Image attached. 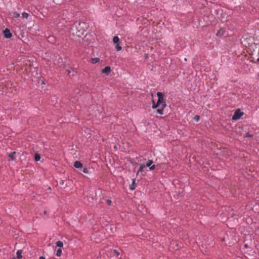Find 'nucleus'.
<instances>
[{
	"label": "nucleus",
	"mask_w": 259,
	"mask_h": 259,
	"mask_svg": "<svg viewBox=\"0 0 259 259\" xmlns=\"http://www.w3.org/2000/svg\"><path fill=\"white\" fill-rule=\"evenodd\" d=\"M39 259H46V258L43 256H41L39 257Z\"/></svg>",
	"instance_id": "cd10ccee"
},
{
	"label": "nucleus",
	"mask_w": 259,
	"mask_h": 259,
	"mask_svg": "<svg viewBox=\"0 0 259 259\" xmlns=\"http://www.w3.org/2000/svg\"><path fill=\"white\" fill-rule=\"evenodd\" d=\"M13 16L15 18H18L20 17V14L17 12H15L14 13H13Z\"/></svg>",
	"instance_id": "aec40b11"
},
{
	"label": "nucleus",
	"mask_w": 259,
	"mask_h": 259,
	"mask_svg": "<svg viewBox=\"0 0 259 259\" xmlns=\"http://www.w3.org/2000/svg\"><path fill=\"white\" fill-rule=\"evenodd\" d=\"M145 58H147L148 57V55L147 54H145Z\"/></svg>",
	"instance_id": "c756f323"
},
{
	"label": "nucleus",
	"mask_w": 259,
	"mask_h": 259,
	"mask_svg": "<svg viewBox=\"0 0 259 259\" xmlns=\"http://www.w3.org/2000/svg\"><path fill=\"white\" fill-rule=\"evenodd\" d=\"M194 119L196 121H198L200 119V116L199 115H197L194 116Z\"/></svg>",
	"instance_id": "5701e85b"
},
{
	"label": "nucleus",
	"mask_w": 259,
	"mask_h": 259,
	"mask_svg": "<svg viewBox=\"0 0 259 259\" xmlns=\"http://www.w3.org/2000/svg\"><path fill=\"white\" fill-rule=\"evenodd\" d=\"M13 259H16V258H13Z\"/></svg>",
	"instance_id": "c9c22d12"
},
{
	"label": "nucleus",
	"mask_w": 259,
	"mask_h": 259,
	"mask_svg": "<svg viewBox=\"0 0 259 259\" xmlns=\"http://www.w3.org/2000/svg\"><path fill=\"white\" fill-rule=\"evenodd\" d=\"M157 96L158 97L157 103L158 105H161V104L164 102V94L161 92H157Z\"/></svg>",
	"instance_id": "f03ea898"
},
{
	"label": "nucleus",
	"mask_w": 259,
	"mask_h": 259,
	"mask_svg": "<svg viewBox=\"0 0 259 259\" xmlns=\"http://www.w3.org/2000/svg\"><path fill=\"white\" fill-rule=\"evenodd\" d=\"M29 16V14L27 13H25V12H23L22 13V17L23 18H27Z\"/></svg>",
	"instance_id": "412c9836"
},
{
	"label": "nucleus",
	"mask_w": 259,
	"mask_h": 259,
	"mask_svg": "<svg viewBox=\"0 0 259 259\" xmlns=\"http://www.w3.org/2000/svg\"><path fill=\"white\" fill-rule=\"evenodd\" d=\"M40 159V155L38 153L34 154V160L35 161H38Z\"/></svg>",
	"instance_id": "4468645a"
},
{
	"label": "nucleus",
	"mask_w": 259,
	"mask_h": 259,
	"mask_svg": "<svg viewBox=\"0 0 259 259\" xmlns=\"http://www.w3.org/2000/svg\"><path fill=\"white\" fill-rule=\"evenodd\" d=\"M82 172H83L84 173H88L89 172V169L87 167H84L83 168V169H82Z\"/></svg>",
	"instance_id": "393cba45"
},
{
	"label": "nucleus",
	"mask_w": 259,
	"mask_h": 259,
	"mask_svg": "<svg viewBox=\"0 0 259 259\" xmlns=\"http://www.w3.org/2000/svg\"><path fill=\"white\" fill-rule=\"evenodd\" d=\"M16 152H13L9 154V157L10 158L9 160H15L16 159V157L14 156Z\"/></svg>",
	"instance_id": "6e6552de"
},
{
	"label": "nucleus",
	"mask_w": 259,
	"mask_h": 259,
	"mask_svg": "<svg viewBox=\"0 0 259 259\" xmlns=\"http://www.w3.org/2000/svg\"><path fill=\"white\" fill-rule=\"evenodd\" d=\"M111 69L110 66H106L104 68L102 69V73L105 74L107 75H108L111 72Z\"/></svg>",
	"instance_id": "20e7f679"
},
{
	"label": "nucleus",
	"mask_w": 259,
	"mask_h": 259,
	"mask_svg": "<svg viewBox=\"0 0 259 259\" xmlns=\"http://www.w3.org/2000/svg\"><path fill=\"white\" fill-rule=\"evenodd\" d=\"M160 106V105H158V103L157 102L156 103H155V101L153 100H152V108L153 109H156V108H157L158 107H159Z\"/></svg>",
	"instance_id": "ddd939ff"
},
{
	"label": "nucleus",
	"mask_w": 259,
	"mask_h": 259,
	"mask_svg": "<svg viewBox=\"0 0 259 259\" xmlns=\"http://www.w3.org/2000/svg\"><path fill=\"white\" fill-rule=\"evenodd\" d=\"M67 71H68V73H70V70H67Z\"/></svg>",
	"instance_id": "f704fd0d"
},
{
	"label": "nucleus",
	"mask_w": 259,
	"mask_h": 259,
	"mask_svg": "<svg viewBox=\"0 0 259 259\" xmlns=\"http://www.w3.org/2000/svg\"><path fill=\"white\" fill-rule=\"evenodd\" d=\"M3 33L4 37L6 38H10L13 36L12 33L10 32V29L8 28L5 29L3 31Z\"/></svg>",
	"instance_id": "7ed1b4c3"
},
{
	"label": "nucleus",
	"mask_w": 259,
	"mask_h": 259,
	"mask_svg": "<svg viewBox=\"0 0 259 259\" xmlns=\"http://www.w3.org/2000/svg\"><path fill=\"white\" fill-rule=\"evenodd\" d=\"M22 250H18L17 251V257L18 258V259H20L22 257Z\"/></svg>",
	"instance_id": "f8f14e48"
},
{
	"label": "nucleus",
	"mask_w": 259,
	"mask_h": 259,
	"mask_svg": "<svg viewBox=\"0 0 259 259\" xmlns=\"http://www.w3.org/2000/svg\"><path fill=\"white\" fill-rule=\"evenodd\" d=\"M114 149H116V148H117V146H114Z\"/></svg>",
	"instance_id": "473e14b6"
},
{
	"label": "nucleus",
	"mask_w": 259,
	"mask_h": 259,
	"mask_svg": "<svg viewBox=\"0 0 259 259\" xmlns=\"http://www.w3.org/2000/svg\"><path fill=\"white\" fill-rule=\"evenodd\" d=\"M156 112L157 113H158L160 115H162L163 114V109L162 108H159L157 109L156 110Z\"/></svg>",
	"instance_id": "dca6fc26"
},
{
	"label": "nucleus",
	"mask_w": 259,
	"mask_h": 259,
	"mask_svg": "<svg viewBox=\"0 0 259 259\" xmlns=\"http://www.w3.org/2000/svg\"><path fill=\"white\" fill-rule=\"evenodd\" d=\"M73 166L77 168L82 167V164L79 161H76L74 162Z\"/></svg>",
	"instance_id": "423d86ee"
},
{
	"label": "nucleus",
	"mask_w": 259,
	"mask_h": 259,
	"mask_svg": "<svg viewBox=\"0 0 259 259\" xmlns=\"http://www.w3.org/2000/svg\"><path fill=\"white\" fill-rule=\"evenodd\" d=\"M257 62L259 63V58L257 59Z\"/></svg>",
	"instance_id": "72a5a7b5"
},
{
	"label": "nucleus",
	"mask_w": 259,
	"mask_h": 259,
	"mask_svg": "<svg viewBox=\"0 0 259 259\" xmlns=\"http://www.w3.org/2000/svg\"><path fill=\"white\" fill-rule=\"evenodd\" d=\"M160 105H161L160 108H162L163 109H164V108L166 106V104L165 102L164 101V102L162 103Z\"/></svg>",
	"instance_id": "b1692460"
},
{
	"label": "nucleus",
	"mask_w": 259,
	"mask_h": 259,
	"mask_svg": "<svg viewBox=\"0 0 259 259\" xmlns=\"http://www.w3.org/2000/svg\"><path fill=\"white\" fill-rule=\"evenodd\" d=\"M115 48L117 51H120L122 49V47L119 46V44H116Z\"/></svg>",
	"instance_id": "6ab92c4d"
},
{
	"label": "nucleus",
	"mask_w": 259,
	"mask_h": 259,
	"mask_svg": "<svg viewBox=\"0 0 259 259\" xmlns=\"http://www.w3.org/2000/svg\"><path fill=\"white\" fill-rule=\"evenodd\" d=\"M114 252L116 253H118V254H119V253L117 252V250H114Z\"/></svg>",
	"instance_id": "7c9ffc66"
},
{
	"label": "nucleus",
	"mask_w": 259,
	"mask_h": 259,
	"mask_svg": "<svg viewBox=\"0 0 259 259\" xmlns=\"http://www.w3.org/2000/svg\"><path fill=\"white\" fill-rule=\"evenodd\" d=\"M244 114L243 112H241L240 109H237L235 110L234 115L232 116V119L233 120H237L241 118Z\"/></svg>",
	"instance_id": "f257e3e1"
},
{
	"label": "nucleus",
	"mask_w": 259,
	"mask_h": 259,
	"mask_svg": "<svg viewBox=\"0 0 259 259\" xmlns=\"http://www.w3.org/2000/svg\"><path fill=\"white\" fill-rule=\"evenodd\" d=\"M100 61V59L99 58H92L90 60V62L92 64H96Z\"/></svg>",
	"instance_id": "1a4fd4ad"
},
{
	"label": "nucleus",
	"mask_w": 259,
	"mask_h": 259,
	"mask_svg": "<svg viewBox=\"0 0 259 259\" xmlns=\"http://www.w3.org/2000/svg\"><path fill=\"white\" fill-rule=\"evenodd\" d=\"M155 167V165H151V166H149V169L151 170H153V169H154Z\"/></svg>",
	"instance_id": "a878e982"
},
{
	"label": "nucleus",
	"mask_w": 259,
	"mask_h": 259,
	"mask_svg": "<svg viewBox=\"0 0 259 259\" xmlns=\"http://www.w3.org/2000/svg\"><path fill=\"white\" fill-rule=\"evenodd\" d=\"M244 247H245V248H247V247H248V245H247V244H244Z\"/></svg>",
	"instance_id": "c85d7f7f"
},
{
	"label": "nucleus",
	"mask_w": 259,
	"mask_h": 259,
	"mask_svg": "<svg viewBox=\"0 0 259 259\" xmlns=\"http://www.w3.org/2000/svg\"><path fill=\"white\" fill-rule=\"evenodd\" d=\"M47 211L46 210L44 211V214H47Z\"/></svg>",
	"instance_id": "2f4dec72"
},
{
	"label": "nucleus",
	"mask_w": 259,
	"mask_h": 259,
	"mask_svg": "<svg viewBox=\"0 0 259 259\" xmlns=\"http://www.w3.org/2000/svg\"><path fill=\"white\" fill-rule=\"evenodd\" d=\"M113 41L115 44H118L120 43L119 38L118 36H115L113 38Z\"/></svg>",
	"instance_id": "9b49d317"
},
{
	"label": "nucleus",
	"mask_w": 259,
	"mask_h": 259,
	"mask_svg": "<svg viewBox=\"0 0 259 259\" xmlns=\"http://www.w3.org/2000/svg\"><path fill=\"white\" fill-rule=\"evenodd\" d=\"M62 254V249L61 248H59L57 249L56 252V255L58 256H60Z\"/></svg>",
	"instance_id": "f3484780"
},
{
	"label": "nucleus",
	"mask_w": 259,
	"mask_h": 259,
	"mask_svg": "<svg viewBox=\"0 0 259 259\" xmlns=\"http://www.w3.org/2000/svg\"><path fill=\"white\" fill-rule=\"evenodd\" d=\"M253 137V135L250 134L249 133H246L245 135L244 136V137L246 138H251Z\"/></svg>",
	"instance_id": "4be33fe9"
},
{
	"label": "nucleus",
	"mask_w": 259,
	"mask_h": 259,
	"mask_svg": "<svg viewBox=\"0 0 259 259\" xmlns=\"http://www.w3.org/2000/svg\"><path fill=\"white\" fill-rule=\"evenodd\" d=\"M111 200L108 199V200H107V204L108 205H110L111 204Z\"/></svg>",
	"instance_id": "bb28decb"
},
{
	"label": "nucleus",
	"mask_w": 259,
	"mask_h": 259,
	"mask_svg": "<svg viewBox=\"0 0 259 259\" xmlns=\"http://www.w3.org/2000/svg\"><path fill=\"white\" fill-rule=\"evenodd\" d=\"M56 245H57V246H58V247H63V243L61 241H58L56 242Z\"/></svg>",
	"instance_id": "2eb2a0df"
},
{
	"label": "nucleus",
	"mask_w": 259,
	"mask_h": 259,
	"mask_svg": "<svg viewBox=\"0 0 259 259\" xmlns=\"http://www.w3.org/2000/svg\"><path fill=\"white\" fill-rule=\"evenodd\" d=\"M225 32H226L225 29L224 28H221L218 30L217 33V36H222L224 34Z\"/></svg>",
	"instance_id": "39448f33"
},
{
	"label": "nucleus",
	"mask_w": 259,
	"mask_h": 259,
	"mask_svg": "<svg viewBox=\"0 0 259 259\" xmlns=\"http://www.w3.org/2000/svg\"><path fill=\"white\" fill-rule=\"evenodd\" d=\"M130 189L131 190H134L136 189V179H133L132 181V184L130 186Z\"/></svg>",
	"instance_id": "0eeeda50"
},
{
	"label": "nucleus",
	"mask_w": 259,
	"mask_h": 259,
	"mask_svg": "<svg viewBox=\"0 0 259 259\" xmlns=\"http://www.w3.org/2000/svg\"><path fill=\"white\" fill-rule=\"evenodd\" d=\"M146 165L144 164H140V166L139 169L138 170L137 175H138V174L140 172H142L143 171L144 169L145 168Z\"/></svg>",
	"instance_id": "9d476101"
},
{
	"label": "nucleus",
	"mask_w": 259,
	"mask_h": 259,
	"mask_svg": "<svg viewBox=\"0 0 259 259\" xmlns=\"http://www.w3.org/2000/svg\"><path fill=\"white\" fill-rule=\"evenodd\" d=\"M153 161L152 160H148L147 162L146 163V166L149 167L153 163Z\"/></svg>",
	"instance_id": "a211bd4d"
}]
</instances>
